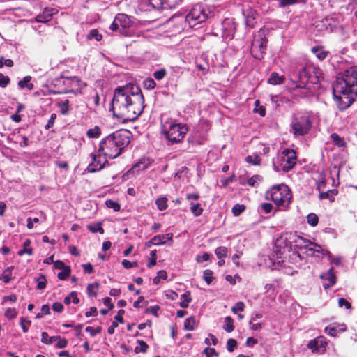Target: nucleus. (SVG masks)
Returning <instances> with one entry per match:
<instances>
[{"instance_id": "nucleus-1", "label": "nucleus", "mask_w": 357, "mask_h": 357, "mask_svg": "<svg viewBox=\"0 0 357 357\" xmlns=\"http://www.w3.org/2000/svg\"><path fill=\"white\" fill-rule=\"evenodd\" d=\"M144 109V99L139 86L128 84L115 89L112 101L114 116L123 122L135 120Z\"/></svg>"}, {"instance_id": "nucleus-2", "label": "nucleus", "mask_w": 357, "mask_h": 357, "mask_svg": "<svg viewBox=\"0 0 357 357\" xmlns=\"http://www.w3.org/2000/svg\"><path fill=\"white\" fill-rule=\"evenodd\" d=\"M333 95L340 110L348 108L357 97V67L351 66L338 73Z\"/></svg>"}, {"instance_id": "nucleus-3", "label": "nucleus", "mask_w": 357, "mask_h": 357, "mask_svg": "<svg viewBox=\"0 0 357 357\" xmlns=\"http://www.w3.org/2000/svg\"><path fill=\"white\" fill-rule=\"evenodd\" d=\"M295 246L303 247L308 252V255H315L316 253H320L322 255H328V259L331 263L339 266L340 264V259L339 257L333 258L331 253L321 248V245L307 241L303 237L298 236L296 233H286L282 234L276 240L275 246L279 248V252L284 253L286 251H291L292 244Z\"/></svg>"}, {"instance_id": "nucleus-4", "label": "nucleus", "mask_w": 357, "mask_h": 357, "mask_svg": "<svg viewBox=\"0 0 357 357\" xmlns=\"http://www.w3.org/2000/svg\"><path fill=\"white\" fill-rule=\"evenodd\" d=\"M132 133L128 130H120L101 140L98 152L105 157L113 159L118 157L130 143Z\"/></svg>"}, {"instance_id": "nucleus-5", "label": "nucleus", "mask_w": 357, "mask_h": 357, "mask_svg": "<svg viewBox=\"0 0 357 357\" xmlns=\"http://www.w3.org/2000/svg\"><path fill=\"white\" fill-rule=\"evenodd\" d=\"M296 87L311 90L314 85L319 84L320 77L319 72L313 67H305L295 75Z\"/></svg>"}, {"instance_id": "nucleus-6", "label": "nucleus", "mask_w": 357, "mask_h": 357, "mask_svg": "<svg viewBox=\"0 0 357 357\" xmlns=\"http://www.w3.org/2000/svg\"><path fill=\"white\" fill-rule=\"evenodd\" d=\"M268 199H271L277 206H287L291 199L290 189L284 184L273 186L266 194Z\"/></svg>"}, {"instance_id": "nucleus-7", "label": "nucleus", "mask_w": 357, "mask_h": 357, "mask_svg": "<svg viewBox=\"0 0 357 357\" xmlns=\"http://www.w3.org/2000/svg\"><path fill=\"white\" fill-rule=\"evenodd\" d=\"M167 122L162 127V133L165 137L171 144H176L182 141L186 135L188 128L186 125L171 123L167 128Z\"/></svg>"}, {"instance_id": "nucleus-8", "label": "nucleus", "mask_w": 357, "mask_h": 357, "mask_svg": "<svg viewBox=\"0 0 357 357\" xmlns=\"http://www.w3.org/2000/svg\"><path fill=\"white\" fill-rule=\"evenodd\" d=\"M291 130L295 136H303L312 127L310 116L307 113L298 112L294 116Z\"/></svg>"}, {"instance_id": "nucleus-9", "label": "nucleus", "mask_w": 357, "mask_h": 357, "mask_svg": "<svg viewBox=\"0 0 357 357\" xmlns=\"http://www.w3.org/2000/svg\"><path fill=\"white\" fill-rule=\"evenodd\" d=\"M213 15V12L209 8H204L202 4L197 3L191 8L185 17V20L190 26H194L197 24L205 22Z\"/></svg>"}, {"instance_id": "nucleus-10", "label": "nucleus", "mask_w": 357, "mask_h": 357, "mask_svg": "<svg viewBox=\"0 0 357 357\" xmlns=\"http://www.w3.org/2000/svg\"><path fill=\"white\" fill-rule=\"evenodd\" d=\"M267 40L264 31L255 36L251 46V52L255 58L261 59L266 50Z\"/></svg>"}, {"instance_id": "nucleus-11", "label": "nucleus", "mask_w": 357, "mask_h": 357, "mask_svg": "<svg viewBox=\"0 0 357 357\" xmlns=\"http://www.w3.org/2000/svg\"><path fill=\"white\" fill-rule=\"evenodd\" d=\"M182 1L183 0H141V5L155 9H171L180 5Z\"/></svg>"}, {"instance_id": "nucleus-12", "label": "nucleus", "mask_w": 357, "mask_h": 357, "mask_svg": "<svg viewBox=\"0 0 357 357\" xmlns=\"http://www.w3.org/2000/svg\"><path fill=\"white\" fill-rule=\"evenodd\" d=\"M282 159L284 162L283 169L289 171L294 167L296 162V152L292 149H287L282 151Z\"/></svg>"}, {"instance_id": "nucleus-13", "label": "nucleus", "mask_w": 357, "mask_h": 357, "mask_svg": "<svg viewBox=\"0 0 357 357\" xmlns=\"http://www.w3.org/2000/svg\"><path fill=\"white\" fill-rule=\"evenodd\" d=\"M59 83H61L66 86L63 91L59 92V93H70L73 91V89L76 86L81 87L82 82L77 77H62L58 80Z\"/></svg>"}, {"instance_id": "nucleus-14", "label": "nucleus", "mask_w": 357, "mask_h": 357, "mask_svg": "<svg viewBox=\"0 0 357 357\" xmlns=\"http://www.w3.org/2000/svg\"><path fill=\"white\" fill-rule=\"evenodd\" d=\"M326 345L327 342L325 337L319 336L310 341L307 344V347L311 349L312 352L323 353L326 350Z\"/></svg>"}, {"instance_id": "nucleus-15", "label": "nucleus", "mask_w": 357, "mask_h": 357, "mask_svg": "<svg viewBox=\"0 0 357 357\" xmlns=\"http://www.w3.org/2000/svg\"><path fill=\"white\" fill-rule=\"evenodd\" d=\"M321 280L328 281V283H324L325 289H328L333 286L336 282V278L334 274V268L331 267L326 273H322L320 275Z\"/></svg>"}, {"instance_id": "nucleus-16", "label": "nucleus", "mask_w": 357, "mask_h": 357, "mask_svg": "<svg viewBox=\"0 0 357 357\" xmlns=\"http://www.w3.org/2000/svg\"><path fill=\"white\" fill-rule=\"evenodd\" d=\"M91 156L93 161L89 165L87 170L89 172H95L102 169L106 160L102 161L100 155H96L95 154H91Z\"/></svg>"}, {"instance_id": "nucleus-17", "label": "nucleus", "mask_w": 357, "mask_h": 357, "mask_svg": "<svg viewBox=\"0 0 357 357\" xmlns=\"http://www.w3.org/2000/svg\"><path fill=\"white\" fill-rule=\"evenodd\" d=\"M116 22H118L119 25L121 27L119 29L120 33L123 34L125 29L129 26L130 20L127 15L120 13L118 14L116 17Z\"/></svg>"}, {"instance_id": "nucleus-18", "label": "nucleus", "mask_w": 357, "mask_h": 357, "mask_svg": "<svg viewBox=\"0 0 357 357\" xmlns=\"http://www.w3.org/2000/svg\"><path fill=\"white\" fill-rule=\"evenodd\" d=\"M54 15V10L52 8H46L44 9L41 14L36 17V20L38 22L45 23L51 20Z\"/></svg>"}, {"instance_id": "nucleus-19", "label": "nucleus", "mask_w": 357, "mask_h": 357, "mask_svg": "<svg viewBox=\"0 0 357 357\" xmlns=\"http://www.w3.org/2000/svg\"><path fill=\"white\" fill-rule=\"evenodd\" d=\"M172 237L173 234L172 233L167 234L166 235H157L151 238L150 242L155 245H163L167 241H172Z\"/></svg>"}, {"instance_id": "nucleus-20", "label": "nucleus", "mask_w": 357, "mask_h": 357, "mask_svg": "<svg viewBox=\"0 0 357 357\" xmlns=\"http://www.w3.org/2000/svg\"><path fill=\"white\" fill-rule=\"evenodd\" d=\"M244 15L245 17V24L248 26L252 27L255 23L256 12L252 9H248L244 11Z\"/></svg>"}, {"instance_id": "nucleus-21", "label": "nucleus", "mask_w": 357, "mask_h": 357, "mask_svg": "<svg viewBox=\"0 0 357 357\" xmlns=\"http://www.w3.org/2000/svg\"><path fill=\"white\" fill-rule=\"evenodd\" d=\"M31 80V76H26L22 80L19 81L18 86L20 89H22L26 88L29 91H31L34 88V85L32 83H30Z\"/></svg>"}, {"instance_id": "nucleus-22", "label": "nucleus", "mask_w": 357, "mask_h": 357, "mask_svg": "<svg viewBox=\"0 0 357 357\" xmlns=\"http://www.w3.org/2000/svg\"><path fill=\"white\" fill-rule=\"evenodd\" d=\"M284 81V77L283 75L280 76L278 73L273 72L271 73L268 78V82L273 85L280 84Z\"/></svg>"}, {"instance_id": "nucleus-23", "label": "nucleus", "mask_w": 357, "mask_h": 357, "mask_svg": "<svg viewBox=\"0 0 357 357\" xmlns=\"http://www.w3.org/2000/svg\"><path fill=\"white\" fill-rule=\"evenodd\" d=\"M312 52L316 55V56L321 61L326 59L328 52L323 50L322 47L315 46L312 48Z\"/></svg>"}, {"instance_id": "nucleus-24", "label": "nucleus", "mask_w": 357, "mask_h": 357, "mask_svg": "<svg viewBox=\"0 0 357 357\" xmlns=\"http://www.w3.org/2000/svg\"><path fill=\"white\" fill-rule=\"evenodd\" d=\"M31 245V241L29 239H26L24 242V248L23 249L18 251V255L22 256L24 254H27L29 255H31L33 254V250L30 247Z\"/></svg>"}, {"instance_id": "nucleus-25", "label": "nucleus", "mask_w": 357, "mask_h": 357, "mask_svg": "<svg viewBox=\"0 0 357 357\" xmlns=\"http://www.w3.org/2000/svg\"><path fill=\"white\" fill-rule=\"evenodd\" d=\"M345 330L346 326L344 324H342L340 326L339 329H337L336 327H326L325 332L332 337H335L337 336L338 331H344Z\"/></svg>"}, {"instance_id": "nucleus-26", "label": "nucleus", "mask_w": 357, "mask_h": 357, "mask_svg": "<svg viewBox=\"0 0 357 357\" xmlns=\"http://www.w3.org/2000/svg\"><path fill=\"white\" fill-rule=\"evenodd\" d=\"M13 268V266H10L5 269L0 276V280H3L6 284L9 283L11 280L12 270Z\"/></svg>"}, {"instance_id": "nucleus-27", "label": "nucleus", "mask_w": 357, "mask_h": 357, "mask_svg": "<svg viewBox=\"0 0 357 357\" xmlns=\"http://www.w3.org/2000/svg\"><path fill=\"white\" fill-rule=\"evenodd\" d=\"M57 105L61 114L66 115L68 113L70 107V102L68 100L58 102Z\"/></svg>"}, {"instance_id": "nucleus-28", "label": "nucleus", "mask_w": 357, "mask_h": 357, "mask_svg": "<svg viewBox=\"0 0 357 357\" xmlns=\"http://www.w3.org/2000/svg\"><path fill=\"white\" fill-rule=\"evenodd\" d=\"M223 328L227 333H231L234 330V320L231 317H226L225 318Z\"/></svg>"}, {"instance_id": "nucleus-29", "label": "nucleus", "mask_w": 357, "mask_h": 357, "mask_svg": "<svg viewBox=\"0 0 357 357\" xmlns=\"http://www.w3.org/2000/svg\"><path fill=\"white\" fill-rule=\"evenodd\" d=\"M190 206V211L195 216L198 217L202 214L203 209L199 204L191 202Z\"/></svg>"}, {"instance_id": "nucleus-30", "label": "nucleus", "mask_w": 357, "mask_h": 357, "mask_svg": "<svg viewBox=\"0 0 357 357\" xmlns=\"http://www.w3.org/2000/svg\"><path fill=\"white\" fill-rule=\"evenodd\" d=\"M58 339V336L49 337L46 332H43L41 334V342L46 344H51Z\"/></svg>"}, {"instance_id": "nucleus-31", "label": "nucleus", "mask_w": 357, "mask_h": 357, "mask_svg": "<svg viewBox=\"0 0 357 357\" xmlns=\"http://www.w3.org/2000/svg\"><path fill=\"white\" fill-rule=\"evenodd\" d=\"M196 325V321L193 317H188L184 322V329L186 331H193Z\"/></svg>"}, {"instance_id": "nucleus-32", "label": "nucleus", "mask_w": 357, "mask_h": 357, "mask_svg": "<svg viewBox=\"0 0 357 357\" xmlns=\"http://www.w3.org/2000/svg\"><path fill=\"white\" fill-rule=\"evenodd\" d=\"M155 204L160 211H164L167 208V199L166 197H160L155 200Z\"/></svg>"}, {"instance_id": "nucleus-33", "label": "nucleus", "mask_w": 357, "mask_h": 357, "mask_svg": "<svg viewBox=\"0 0 357 357\" xmlns=\"http://www.w3.org/2000/svg\"><path fill=\"white\" fill-rule=\"evenodd\" d=\"M182 301L180 303V306L182 308H187L188 307L189 303L191 302L192 299L190 297V291H186L182 295Z\"/></svg>"}, {"instance_id": "nucleus-34", "label": "nucleus", "mask_w": 357, "mask_h": 357, "mask_svg": "<svg viewBox=\"0 0 357 357\" xmlns=\"http://www.w3.org/2000/svg\"><path fill=\"white\" fill-rule=\"evenodd\" d=\"M70 298H73L72 302L74 304H78L79 302V299L77 298V294L76 291H72L69 296H66L64 298V303L66 305H69L70 303Z\"/></svg>"}, {"instance_id": "nucleus-35", "label": "nucleus", "mask_w": 357, "mask_h": 357, "mask_svg": "<svg viewBox=\"0 0 357 357\" xmlns=\"http://www.w3.org/2000/svg\"><path fill=\"white\" fill-rule=\"evenodd\" d=\"M101 134V130L98 126H95L93 128L88 130L86 135L89 138H98Z\"/></svg>"}, {"instance_id": "nucleus-36", "label": "nucleus", "mask_w": 357, "mask_h": 357, "mask_svg": "<svg viewBox=\"0 0 357 357\" xmlns=\"http://www.w3.org/2000/svg\"><path fill=\"white\" fill-rule=\"evenodd\" d=\"M331 138L333 141V142L337 145V146L339 147H342V146H344V139L340 137L336 133H333L331 135Z\"/></svg>"}, {"instance_id": "nucleus-37", "label": "nucleus", "mask_w": 357, "mask_h": 357, "mask_svg": "<svg viewBox=\"0 0 357 357\" xmlns=\"http://www.w3.org/2000/svg\"><path fill=\"white\" fill-rule=\"evenodd\" d=\"M100 284L97 282L93 284H89L87 287V294L90 297H96L97 296L95 289L99 287Z\"/></svg>"}, {"instance_id": "nucleus-38", "label": "nucleus", "mask_w": 357, "mask_h": 357, "mask_svg": "<svg viewBox=\"0 0 357 357\" xmlns=\"http://www.w3.org/2000/svg\"><path fill=\"white\" fill-rule=\"evenodd\" d=\"M337 194V190L335 189H333V190H328L327 192L320 193L319 198L321 199H329L332 200L331 198L333 197V196L336 195Z\"/></svg>"}, {"instance_id": "nucleus-39", "label": "nucleus", "mask_w": 357, "mask_h": 357, "mask_svg": "<svg viewBox=\"0 0 357 357\" xmlns=\"http://www.w3.org/2000/svg\"><path fill=\"white\" fill-rule=\"evenodd\" d=\"M215 252L218 258L221 259L227 257V248L226 247L220 246L215 249Z\"/></svg>"}, {"instance_id": "nucleus-40", "label": "nucleus", "mask_w": 357, "mask_h": 357, "mask_svg": "<svg viewBox=\"0 0 357 357\" xmlns=\"http://www.w3.org/2000/svg\"><path fill=\"white\" fill-rule=\"evenodd\" d=\"M37 289H43L46 287L47 280L44 275L40 274V276L36 279Z\"/></svg>"}, {"instance_id": "nucleus-41", "label": "nucleus", "mask_w": 357, "mask_h": 357, "mask_svg": "<svg viewBox=\"0 0 357 357\" xmlns=\"http://www.w3.org/2000/svg\"><path fill=\"white\" fill-rule=\"evenodd\" d=\"M87 228L90 231H91L93 233H96V232H99L100 234L104 233V229L101 227V225L100 223L89 225L87 226Z\"/></svg>"}, {"instance_id": "nucleus-42", "label": "nucleus", "mask_w": 357, "mask_h": 357, "mask_svg": "<svg viewBox=\"0 0 357 357\" xmlns=\"http://www.w3.org/2000/svg\"><path fill=\"white\" fill-rule=\"evenodd\" d=\"M70 268L69 266H66V268L58 273L57 276L59 280H66L70 276Z\"/></svg>"}, {"instance_id": "nucleus-43", "label": "nucleus", "mask_w": 357, "mask_h": 357, "mask_svg": "<svg viewBox=\"0 0 357 357\" xmlns=\"http://www.w3.org/2000/svg\"><path fill=\"white\" fill-rule=\"evenodd\" d=\"M137 343L139 344V347H137L135 349V352H142L146 353L147 351V349L149 348L148 344L143 340H138Z\"/></svg>"}, {"instance_id": "nucleus-44", "label": "nucleus", "mask_w": 357, "mask_h": 357, "mask_svg": "<svg viewBox=\"0 0 357 357\" xmlns=\"http://www.w3.org/2000/svg\"><path fill=\"white\" fill-rule=\"evenodd\" d=\"M307 223L311 226H316L319 222V218L314 213H310L307 217Z\"/></svg>"}, {"instance_id": "nucleus-45", "label": "nucleus", "mask_w": 357, "mask_h": 357, "mask_svg": "<svg viewBox=\"0 0 357 357\" xmlns=\"http://www.w3.org/2000/svg\"><path fill=\"white\" fill-rule=\"evenodd\" d=\"M245 210V206L243 204H236L232 208V213L235 216L240 215Z\"/></svg>"}, {"instance_id": "nucleus-46", "label": "nucleus", "mask_w": 357, "mask_h": 357, "mask_svg": "<svg viewBox=\"0 0 357 357\" xmlns=\"http://www.w3.org/2000/svg\"><path fill=\"white\" fill-rule=\"evenodd\" d=\"M143 86L146 89H153L155 87L156 83L152 78H147L143 82Z\"/></svg>"}, {"instance_id": "nucleus-47", "label": "nucleus", "mask_w": 357, "mask_h": 357, "mask_svg": "<svg viewBox=\"0 0 357 357\" xmlns=\"http://www.w3.org/2000/svg\"><path fill=\"white\" fill-rule=\"evenodd\" d=\"M203 278L208 284H210L213 279L212 271L208 269L205 270L203 273Z\"/></svg>"}, {"instance_id": "nucleus-48", "label": "nucleus", "mask_w": 357, "mask_h": 357, "mask_svg": "<svg viewBox=\"0 0 357 357\" xmlns=\"http://www.w3.org/2000/svg\"><path fill=\"white\" fill-rule=\"evenodd\" d=\"M245 161L255 165H258L261 162V160L258 155H248L245 158Z\"/></svg>"}, {"instance_id": "nucleus-49", "label": "nucleus", "mask_w": 357, "mask_h": 357, "mask_svg": "<svg viewBox=\"0 0 357 357\" xmlns=\"http://www.w3.org/2000/svg\"><path fill=\"white\" fill-rule=\"evenodd\" d=\"M106 206L109 208H113L114 211H119L121 208L120 205L118 202L113 200H107L105 202Z\"/></svg>"}, {"instance_id": "nucleus-50", "label": "nucleus", "mask_w": 357, "mask_h": 357, "mask_svg": "<svg viewBox=\"0 0 357 357\" xmlns=\"http://www.w3.org/2000/svg\"><path fill=\"white\" fill-rule=\"evenodd\" d=\"M167 75V71L165 68L156 70L153 73V77L157 80L162 79Z\"/></svg>"}, {"instance_id": "nucleus-51", "label": "nucleus", "mask_w": 357, "mask_h": 357, "mask_svg": "<svg viewBox=\"0 0 357 357\" xmlns=\"http://www.w3.org/2000/svg\"><path fill=\"white\" fill-rule=\"evenodd\" d=\"M17 311L15 308H8L5 311V317L8 318V319H14L17 316Z\"/></svg>"}, {"instance_id": "nucleus-52", "label": "nucleus", "mask_w": 357, "mask_h": 357, "mask_svg": "<svg viewBox=\"0 0 357 357\" xmlns=\"http://www.w3.org/2000/svg\"><path fill=\"white\" fill-rule=\"evenodd\" d=\"M237 347V342L236 340L230 338L227 342V349L228 351L232 352Z\"/></svg>"}, {"instance_id": "nucleus-53", "label": "nucleus", "mask_w": 357, "mask_h": 357, "mask_svg": "<svg viewBox=\"0 0 357 357\" xmlns=\"http://www.w3.org/2000/svg\"><path fill=\"white\" fill-rule=\"evenodd\" d=\"M56 341H57V342L55 347L58 349L65 348L68 345V340L65 338H61L60 336H58V339Z\"/></svg>"}, {"instance_id": "nucleus-54", "label": "nucleus", "mask_w": 357, "mask_h": 357, "mask_svg": "<svg viewBox=\"0 0 357 357\" xmlns=\"http://www.w3.org/2000/svg\"><path fill=\"white\" fill-rule=\"evenodd\" d=\"M244 308H245L244 303H243L241 301H239V302H237L235 304V305L231 307V311L234 314H236L238 311L239 312H243L244 310Z\"/></svg>"}, {"instance_id": "nucleus-55", "label": "nucleus", "mask_w": 357, "mask_h": 357, "mask_svg": "<svg viewBox=\"0 0 357 357\" xmlns=\"http://www.w3.org/2000/svg\"><path fill=\"white\" fill-rule=\"evenodd\" d=\"M31 321L26 320L23 317H22L20 319V324L24 333L28 332V328H29V326L31 325Z\"/></svg>"}, {"instance_id": "nucleus-56", "label": "nucleus", "mask_w": 357, "mask_h": 357, "mask_svg": "<svg viewBox=\"0 0 357 357\" xmlns=\"http://www.w3.org/2000/svg\"><path fill=\"white\" fill-rule=\"evenodd\" d=\"M299 0H278L280 8H284L294 3H296Z\"/></svg>"}, {"instance_id": "nucleus-57", "label": "nucleus", "mask_w": 357, "mask_h": 357, "mask_svg": "<svg viewBox=\"0 0 357 357\" xmlns=\"http://www.w3.org/2000/svg\"><path fill=\"white\" fill-rule=\"evenodd\" d=\"M10 83V78L8 76L0 73V86L5 88Z\"/></svg>"}, {"instance_id": "nucleus-58", "label": "nucleus", "mask_w": 357, "mask_h": 357, "mask_svg": "<svg viewBox=\"0 0 357 357\" xmlns=\"http://www.w3.org/2000/svg\"><path fill=\"white\" fill-rule=\"evenodd\" d=\"M88 38L89 39L95 38L97 41H100L102 39V35L96 29H93L90 31Z\"/></svg>"}, {"instance_id": "nucleus-59", "label": "nucleus", "mask_w": 357, "mask_h": 357, "mask_svg": "<svg viewBox=\"0 0 357 357\" xmlns=\"http://www.w3.org/2000/svg\"><path fill=\"white\" fill-rule=\"evenodd\" d=\"M147 167V165H146L144 162L140 161L136 163L130 171H132L133 172L135 171H139L141 169H144Z\"/></svg>"}, {"instance_id": "nucleus-60", "label": "nucleus", "mask_w": 357, "mask_h": 357, "mask_svg": "<svg viewBox=\"0 0 357 357\" xmlns=\"http://www.w3.org/2000/svg\"><path fill=\"white\" fill-rule=\"evenodd\" d=\"M338 305L340 307H345L347 309L351 308V304L344 298H340L338 300Z\"/></svg>"}, {"instance_id": "nucleus-61", "label": "nucleus", "mask_w": 357, "mask_h": 357, "mask_svg": "<svg viewBox=\"0 0 357 357\" xmlns=\"http://www.w3.org/2000/svg\"><path fill=\"white\" fill-rule=\"evenodd\" d=\"M13 61L11 59H4L3 57L0 58V68H3L4 66L7 67L13 66Z\"/></svg>"}, {"instance_id": "nucleus-62", "label": "nucleus", "mask_w": 357, "mask_h": 357, "mask_svg": "<svg viewBox=\"0 0 357 357\" xmlns=\"http://www.w3.org/2000/svg\"><path fill=\"white\" fill-rule=\"evenodd\" d=\"M261 181V176L259 175H255L248 180V184L251 186H255V184Z\"/></svg>"}, {"instance_id": "nucleus-63", "label": "nucleus", "mask_w": 357, "mask_h": 357, "mask_svg": "<svg viewBox=\"0 0 357 357\" xmlns=\"http://www.w3.org/2000/svg\"><path fill=\"white\" fill-rule=\"evenodd\" d=\"M144 304L146 305V302L144 301V298L143 296H139L138 299L135 301L133 306L135 308H140L144 307Z\"/></svg>"}, {"instance_id": "nucleus-64", "label": "nucleus", "mask_w": 357, "mask_h": 357, "mask_svg": "<svg viewBox=\"0 0 357 357\" xmlns=\"http://www.w3.org/2000/svg\"><path fill=\"white\" fill-rule=\"evenodd\" d=\"M204 352L206 354V357H213V356H218V353L213 348L207 347L204 349Z\"/></svg>"}]
</instances>
